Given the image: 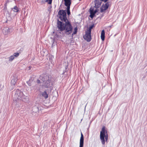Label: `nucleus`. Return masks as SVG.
<instances>
[{
	"mask_svg": "<svg viewBox=\"0 0 147 147\" xmlns=\"http://www.w3.org/2000/svg\"><path fill=\"white\" fill-rule=\"evenodd\" d=\"M64 22L65 24L63 23L58 20L57 22V27L61 31H64L65 34L69 35L72 32L73 27L69 20L67 22Z\"/></svg>",
	"mask_w": 147,
	"mask_h": 147,
	"instance_id": "nucleus-1",
	"label": "nucleus"
},
{
	"mask_svg": "<svg viewBox=\"0 0 147 147\" xmlns=\"http://www.w3.org/2000/svg\"><path fill=\"white\" fill-rule=\"evenodd\" d=\"M13 98L15 101L17 100H20L24 102H26L28 100L27 97L22 92L19 90H16L15 94L13 96Z\"/></svg>",
	"mask_w": 147,
	"mask_h": 147,
	"instance_id": "nucleus-2",
	"label": "nucleus"
},
{
	"mask_svg": "<svg viewBox=\"0 0 147 147\" xmlns=\"http://www.w3.org/2000/svg\"><path fill=\"white\" fill-rule=\"evenodd\" d=\"M40 79L44 82L43 85L46 88H48L50 86L51 78L46 75H44L40 76Z\"/></svg>",
	"mask_w": 147,
	"mask_h": 147,
	"instance_id": "nucleus-3",
	"label": "nucleus"
},
{
	"mask_svg": "<svg viewBox=\"0 0 147 147\" xmlns=\"http://www.w3.org/2000/svg\"><path fill=\"white\" fill-rule=\"evenodd\" d=\"M58 16L59 17V19L63 22H67L68 20L67 18L65 10H60L58 13Z\"/></svg>",
	"mask_w": 147,
	"mask_h": 147,
	"instance_id": "nucleus-4",
	"label": "nucleus"
},
{
	"mask_svg": "<svg viewBox=\"0 0 147 147\" xmlns=\"http://www.w3.org/2000/svg\"><path fill=\"white\" fill-rule=\"evenodd\" d=\"M105 138L106 141H107L108 139V136L107 134L105 135V129L103 127L100 132V138L101 140L102 144H104L105 143L104 138Z\"/></svg>",
	"mask_w": 147,
	"mask_h": 147,
	"instance_id": "nucleus-5",
	"label": "nucleus"
},
{
	"mask_svg": "<svg viewBox=\"0 0 147 147\" xmlns=\"http://www.w3.org/2000/svg\"><path fill=\"white\" fill-rule=\"evenodd\" d=\"M65 1V5L67 7V12L68 15H69L70 14V5L71 4V0H64Z\"/></svg>",
	"mask_w": 147,
	"mask_h": 147,
	"instance_id": "nucleus-6",
	"label": "nucleus"
},
{
	"mask_svg": "<svg viewBox=\"0 0 147 147\" xmlns=\"http://www.w3.org/2000/svg\"><path fill=\"white\" fill-rule=\"evenodd\" d=\"M83 37L87 41L90 42L91 39V32L87 31L85 35Z\"/></svg>",
	"mask_w": 147,
	"mask_h": 147,
	"instance_id": "nucleus-7",
	"label": "nucleus"
},
{
	"mask_svg": "<svg viewBox=\"0 0 147 147\" xmlns=\"http://www.w3.org/2000/svg\"><path fill=\"white\" fill-rule=\"evenodd\" d=\"M108 0H95V7L96 8H98L101 5L102 1L105 2L107 1Z\"/></svg>",
	"mask_w": 147,
	"mask_h": 147,
	"instance_id": "nucleus-8",
	"label": "nucleus"
},
{
	"mask_svg": "<svg viewBox=\"0 0 147 147\" xmlns=\"http://www.w3.org/2000/svg\"><path fill=\"white\" fill-rule=\"evenodd\" d=\"M17 79L16 78H14L12 79L11 81V86H10L9 89L11 90H13L14 87L16 82L17 81Z\"/></svg>",
	"mask_w": 147,
	"mask_h": 147,
	"instance_id": "nucleus-9",
	"label": "nucleus"
},
{
	"mask_svg": "<svg viewBox=\"0 0 147 147\" xmlns=\"http://www.w3.org/2000/svg\"><path fill=\"white\" fill-rule=\"evenodd\" d=\"M109 6V3L107 2L104 5H103L102 7L100 8V11L101 12H104L108 8Z\"/></svg>",
	"mask_w": 147,
	"mask_h": 147,
	"instance_id": "nucleus-10",
	"label": "nucleus"
},
{
	"mask_svg": "<svg viewBox=\"0 0 147 147\" xmlns=\"http://www.w3.org/2000/svg\"><path fill=\"white\" fill-rule=\"evenodd\" d=\"M97 12V9H96L94 11L93 10V8L91 7L90 9V16L92 18L94 17L95 14Z\"/></svg>",
	"mask_w": 147,
	"mask_h": 147,
	"instance_id": "nucleus-11",
	"label": "nucleus"
},
{
	"mask_svg": "<svg viewBox=\"0 0 147 147\" xmlns=\"http://www.w3.org/2000/svg\"><path fill=\"white\" fill-rule=\"evenodd\" d=\"M84 145V136L82 133H81V137L80 140V147H83Z\"/></svg>",
	"mask_w": 147,
	"mask_h": 147,
	"instance_id": "nucleus-12",
	"label": "nucleus"
},
{
	"mask_svg": "<svg viewBox=\"0 0 147 147\" xmlns=\"http://www.w3.org/2000/svg\"><path fill=\"white\" fill-rule=\"evenodd\" d=\"M3 33L5 35H6L9 33V29L8 27H5L3 30Z\"/></svg>",
	"mask_w": 147,
	"mask_h": 147,
	"instance_id": "nucleus-13",
	"label": "nucleus"
},
{
	"mask_svg": "<svg viewBox=\"0 0 147 147\" xmlns=\"http://www.w3.org/2000/svg\"><path fill=\"white\" fill-rule=\"evenodd\" d=\"M105 32L104 30H102L101 34V38L102 40H104L105 39Z\"/></svg>",
	"mask_w": 147,
	"mask_h": 147,
	"instance_id": "nucleus-14",
	"label": "nucleus"
},
{
	"mask_svg": "<svg viewBox=\"0 0 147 147\" xmlns=\"http://www.w3.org/2000/svg\"><path fill=\"white\" fill-rule=\"evenodd\" d=\"M42 96L45 98H47L48 97V95L46 91H44L42 94Z\"/></svg>",
	"mask_w": 147,
	"mask_h": 147,
	"instance_id": "nucleus-15",
	"label": "nucleus"
},
{
	"mask_svg": "<svg viewBox=\"0 0 147 147\" xmlns=\"http://www.w3.org/2000/svg\"><path fill=\"white\" fill-rule=\"evenodd\" d=\"M12 10H13V11L15 12H18V8L16 6H15L13 8H12Z\"/></svg>",
	"mask_w": 147,
	"mask_h": 147,
	"instance_id": "nucleus-16",
	"label": "nucleus"
},
{
	"mask_svg": "<svg viewBox=\"0 0 147 147\" xmlns=\"http://www.w3.org/2000/svg\"><path fill=\"white\" fill-rule=\"evenodd\" d=\"M77 27H76L74 29V32H73V33L72 34V35H73L76 34L77 33Z\"/></svg>",
	"mask_w": 147,
	"mask_h": 147,
	"instance_id": "nucleus-17",
	"label": "nucleus"
},
{
	"mask_svg": "<svg viewBox=\"0 0 147 147\" xmlns=\"http://www.w3.org/2000/svg\"><path fill=\"white\" fill-rule=\"evenodd\" d=\"M93 26H94L93 25H91V26H90V27H89V28L87 30V31L91 32V29L92 28Z\"/></svg>",
	"mask_w": 147,
	"mask_h": 147,
	"instance_id": "nucleus-18",
	"label": "nucleus"
},
{
	"mask_svg": "<svg viewBox=\"0 0 147 147\" xmlns=\"http://www.w3.org/2000/svg\"><path fill=\"white\" fill-rule=\"evenodd\" d=\"M14 58V56H13V55H11V56H10L9 57V61H11L13 60Z\"/></svg>",
	"mask_w": 147,
	"mask_h": 147,
	"instance_id": "nucleus-19",
	"label": "nucleus"
},
{
	"mask_svg": "<svg viewBox=\"0 0 147 147\" xmlns=\"http://www.w3.org/2000/svg\"><path fill=\"white\" fill-rule=\"evenodd\" d=\"M19 53H15L13 54V55L14 56V57H18L19 56Z\"/></svg>",
	"mask_w": 147,
	"mask_h": 147,
	"instance_id": "nucleus-20",
	"label": "nucleus"
},
{
	"mask_svg": "<svg viewBox=\"0 0 147 147\" xmlns=\"http://www.w3.org/2000/svg\"><path fill=\"white\" fill-rule=\"evenodd\" d=\"M52 0H46V1L48 2H48V3L50 4L52 3Z\"/></svg>",
	"mask_w": 147,
	"mask_h": 147,
	"instance_id": "nucleus-21",
	"label": "nucleus"
},
{
	"mask_svg": "<svg viewBox=\"0 0 147 147\" xmlns=\"http://www.w3.org/2000/svg\"><path fill=\"white\" fill-rule=\"evenodd\" d=\"M5 7L4 8V10H6L7 9V4L5 3Z\"/></svg>",
	"mask_w": 147,
	"mask_h": 147,
	"instance_id": "nucleus-22",
	"label": "nucleus"
},
{
	"mask_svg": "<svg viewBox=\"0 0 147 147\" xmlns=\"http://www.w3.org/2000/svg\"><path fill=\"white\" fill-rule=\"evenodd\" d=\"M36 82L37 83L39 84L40 83V81L38 79L37 80Z\"/></svg>",
	"mask_w": 147,
	"mask_h": 147,
	"instance_id": "nucleus-23",
	"label": "nucleus"
}]
</instances>
